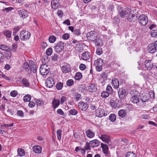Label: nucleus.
Returning <instances> with one entry per match:
<instances>
[{
	"mask_svg": "<svg viewBox=\"0 0 157 157\" xmlns=\"http://www.w3.org/2000/svg\"><path fill=\"white\" fill-rule=\"evenodd\" d=\"M30 36V33L26 31H22L20 34V38L22 40H25L28 39Z\"/></svg>",
	"mask_w": 157,
	"mask_h": 157,
	"instance_id": "obj_7",
	"label": "nucleus"
},
{
	"mask_svg": "<svg viewBox=\"0 0 157 157\" xmlns=\"http://www.w3.org/2000/svg\"><path fill=\"white\" fill-rule=\"evenodd\" d=\"M147 48L148 51L150 53H153L156 51L155 45L153 43H151L149 44Z\"/></svg>",
	"mask_w": 157,
	"mask_h": 157,
	"instance_id": "obj_15",
	"label": "nucleus"
},
{
	"mask_svg": "<svg viewBox=\"0 0 157 157\" xmlns=\"http://www.w3.org/2000/svg\"><path fill=\"white\" fill-rule=\"evenodd\" d=\"M71 66L68 64L63 65L61 67V70L63 73H68L71 71Z\"/></svg>",
	"mask_w": 157,
	"mask_h": 157,
	"instance_id": "obj_13",
	"label": "nucleus"
},
{
	"mask_svg": "<svg viewBox=\"0 0 157 157\" xmlns=\"http://www.w3.org/2000/svg\"><path fill=\"white\" fill-rule=\"evenodd\" d=\"M118 95L120 99H124L126 95V90L122 88L119 89V91H118Z\"/></svg>",
	"mask_w": 157,
	"mask_h": 157,
	"instance_id": "obj_12",
	"label": "nucleus"
},
{
	"mask_svg": "<svg viewBox=\"0 0 157 157\" xmlns=\"http://www.w3.org/2000/svg\"><path fill=\"white\" fill-rule=\"evenodd\" d=\"M6 52L5 54V57L7 59H9L10 58L11 56V53L10 52Z\"/></svg>",
	"mask_w": 157,
	"mask_h": 157,
	"instance_id": "obj_53",
	"label": "nucleus"
},
{
	"mask_svg": "<svg viewBox=\"0 0 157 157\" xmlns=\"http://www.w3.org/2000/svg\"><path fill=\"white\" fill-rule=\"evenodd\" d=\"M90 143L87 142L84 146V148L86 150H88L90 149Z\"/></svg>",
	"mask_w": 157,
	"mask_h": 157,
	"instance_id": "obj_57",
	"label": "nucleus"
},
{
	"mask_svg": "<svg viewBox=\"0 0 157 157\" xmlns=\"http://www.w3.org/2000/svg\"><path fill=\"white\" fill-rule=\"evenodd\" d=\"M31 98V96L30 95H26L24 97L23 100L25 102L29 101Z\"/></svg>",
	"mask_w": 157,
	"mask_h": 157,
	"instance_id": "obj_42",
	"label": "nucleus"
},
{
	"mask_svg": "<svg viewBox=\"0 0 157 157\" xmlns=\"http://www.w3.org/2000/svg\"><path fill=\"white\" fill-rule=\"evenodd\" d=\"M135 154L132 152H128L127 153L126 157H136Z\"/></svg>",
	"mask_w": 157,
	"mask_h": 157,
	"instance_id": "obj_49",
	"label": "nucleus"
},
{
	"mask_svg": "<svg viewBox=\"0 0 157 157\" xmlns=\"http://www.w3.org/2000/svg\"><path fill=\"white\" fill-rule=\"evenodd\" d=\"M140 99L142 102H146L149 99L148 94L147 93L142 94L140 96Z\"/></svg>",
	"mask_w": 157,
	"mask_h": 157,
	"instance_id": "obj_23",
	"label": "nucleus"
},
{
	"mask_svg": "<svg viewBox=\"0 0 157 157\" xmlns=\"http://www.w3.org/2000/svg\"><path fill=\"white\" fill-rule=\"evenodd\" d=\"M112 85L114 88L115 89L118 88L119 86L118 81L117 79H113L112 81Z\"/></svg>",
	"mask_w": 157,
	"mask_h": 157,
	"instance_id": "obj_21",
	"label": "nucleus"
},
{
	"mask_svg": "<svg viewBox=\"0 0 157 157\" xmlns=\"http://www.w3.org/2000/svg\"><path fill=\"white\" fill-rule=\"evenodd\" d=\"M41 60L42 62L43 63L46 64L49 61V59L48 56H43Z\"/></svg>",
	"mask_w": 157,
	"mask_h": 157,
	"instance_id": "obj_31",
	"label": "nucleus"
},
{
	"mask_svg": "<svg viewBox=\"0 0 157 157\" xmlns=\"http://www.w3.org/2000/svg\"><path fill=\"white\" fill-rule=\"evenodd\" d=\"M61 130L60 129H59L57 131V138L58 140H60L61 137Z\"/></svg>",
	"mask_w": 157,
	"mask_h": 157,
	"instance_id": "obj_52",
	"label": "nucleus"
},
{
	"mask_svg": "<svg viewBox=\"0 0 157 157\" xmlns=\"http://www.w3.org/2000/svg\"><path fill=\"white\" fill-rule=\"evenodd\" d=\"M23 112L22 111L18 110L17 111V114L20 117H23Z\"/></svg>",
	"mask_w": 157,
	"mask_h": 157,
	"instance_id": "obj_64",
	"label": "nucleus"
},
{
	"mask_svg": "<svg viewBox=\"0 0 157 157\" xmlns=\"http://www.w3.org/2000/svg\"><path fill=\"white\" fill-rule=\"evenodd\" d=\"M18 154L20 156H24L25 155V152L24 150L21 148H19L17 150Z\"/></svg>",
	"mask_w": 157,
	"mask_h": 157,
	"instance_id": "obj_34",
	"label": "nucleus"
},
{
	"mask_svg": "<svg viewBox=\"0 0 157 157\" xmlns=\"http://www.w3.org/2000/svg\"><path fill=\"white\" fill-rule=\"evenodd\" d=\"M49 67L46 64H43L41 65L40 68V72L42 75H45L49 72Z\"/></svg>",
	"mask_w": 157,
	"mask_h": 157,
	"instance_id": "obj_4",
	"label": "nucleus"
},
{
	"mask_svg": "<svg viewBox=\"0 0 157 157\" xmlns=\"http://www.w3.org/2000/svg\"><path fill=\"white\" fill-rule=\"evenodd\" d=\"M30 66L27 62H25L23 64L22 67L26 71H27V70H29V67L30 68Z\"/></svg>",
	"mask_w": 157,
	"mask_h": 157,
	"instance_id": "obj_39",
	"label": "nucleus"
},
{
	"mask_svg": "<svg viewBox=\"0 0 157 157\" xmlns=\"http://www.w3.org/2000/svg\"><path fill=\"white\" fill-rule=\"evenodd\" d=\"M49 41L51 43H54L56 40V37L54 35H51L49 36L48 38Z\"/></svg>",
	"mask_w": 157,
	"mask_h": 157,
	"instance_id": "obj_38",
	"label": "nucleus"
},
{
	"mask_svg": "<svg viewBox=\"0 0 157 157\" xmlns=\"http://www.w3.org/2000/svg\"><path fill=\"white\" fill-rule=\"evenodd\" d=\"M151 35L152 37H157V30H152L151 33Z\"/></svg>",
	"mask_w": 157,
	"mask_h": 157,
	"instance_id": "obj_48",
	"label": "nucleus"
},
{
	"mask_svg": "<svg viewBox=\"0 0 157 157\" xmlns=\"http://www.w3.org/2000/svg\"><path fill=\"white\" fill-rule=\"evenodd\" d=\"M0 49L6 51H9L10 48L5 45H0Z\"/></svg>",
	"mask_w": 157,
	"mask_h": 157,
	"instance_id": "obj_35",
	"label": "nucleus"
},
{
	"mask_svg": "<svg viewBox=\"0 0 157 157\" xmlns=\"http://www.w3.org/2000/svg\"><path fill=\"white\" fill-rule=\"evenodd\" d=\"M52 49L51 48H48L46 52L47 55L49 56L52 55Z\"/></svg>",
	"mask_w": 157,
	"mask_h": 157,
	"instance_id": "obj_51",
	"label": "nucleus"
},
{
	"mask_svg": "<svg viewBox=\"0 0 157 157\" xmlns=\"http://www.w3.org/2000/svg\"><path fill=\"white\" fill-rule=\"evenodd\" d=\"M33 151L36 153L39 154L41 151L42 148L39 146H34L33 147Z\"/></svg>",
	"mask_w": 157,
	"mask_h": 157,
	"instance_id": "obj_24",
	"label": "nucleus"
},
{
	"mask_svg": "<svg viewBox=\"0 0 157 157\" xmlns=\"http://www.w3.org/2000/svg\"><path fill=\"white\" fill-rule=\"evenodd\" d=\"M138 21L141 25L144 26L148 23V17L144 14H142L138 18Z\"/></svg>",
	"mask_w": 157,
	"mask_h": 157,
	"instance_id": "obj_5",
	"label": "nucleus"
},
{
	"mask_svg": "<svg viewBox=\"0 0 157 157\" xmlns=\"http://www.w3.org/2000/svg\"><path fill=\"white\" fill-rule=\"evenodd\" d=\"M87 36L88 40L94 41L99 36L95 32L91 31L87 33Z\"/></svg>",
	"mask_w": 157,
	"mask_h": 157,
	"instance_id": "obj_6",
	"label": "nucleus"
},
{
	"mask_svg": "<svg viewBox=\"0 0 157 157\" xmlns=\"http://www.w3.org/2000/svg\"><path fill=\"white\" fill-rule=\"evenodd\" d=\"M106 90L108 93L111 94H113V91L111 86L109 85L107 86Z\"/></svg>",
	"mask_w": 157,
	"mask_h": 157,
	"instance_id": "obj_37",
	"label": "nucleus"
},
{
	"mask_svg": "<svg viewBox=\"0 0 157 157\" xmlns=\"http://www.w3.org/2000/svg\"><path fill=\"white\" fill-rule=\"evenodd\" d=\"M97 90V87L94 83L90 84L88 86V90L91 92H95Z\"/></svg>",
	"mask_w": 157,
	"mask_h": 157,
	"instance_id": "obj_20",
	"label": "nucleus"
},
{
	"mask_svg": "<svg viewBox=\"0 0 157 157\" xmlns=\"http://www.w3.org/2000/svg\"><path fill=\"white\" fill-rule=\"evenodd\" d=\"M88 105L86 103L84 102H79L78 104L79 108L82 110L85 111L88 108Z\"/></svg>",
	"mask_w": 157,
	"mask_h": 157,
	"instance_id": "obj_14",
	"label": "nucleus"
},
{
	"mask_svg": "<svg viewBox=\"0 0 157 157\" xmlns=\"http://www.w3.org/2000/svg\"><path fill=\"white\" fill-rule=\"evenodd\" d=\"M29 13L25 10H22L19 12V14L20 17L23 18H25L28 16Z\"/></svg>",
	"mask_w": 157,
	"mask_h": 157,
	"instance_id": "obj_17",
	"label": "nucleus"
},
{
	"mask_svg": "<svg viewBox=\"0 0 157 157\" xmlns=\"http://www.w3.org/2000/svg\"><path fill=\"white\" fill-rule=\"evenodd\" d=\"M86 134L87 136L90 138L93 137L95 135L94 132L90 129H89L86 131Z\"/></svg>",
	"mask_w": 157,
	"mask_h": 157,
	"instance_id": "obj_26",
	"label": "nucleus"
},
{
	"mask_svg": "<svg viewBox=\"0 0 157 157\" xmlns=\"http://www.w3.org/2000/svg\"><path fill=\"white\" fill-rule=\"evenodd\" d=\"M109 104L112 107H115V103L114 100H112L109 101Z\"/></svg>",
	"mask_w": 157,
	"mask_h": 157,
	"instance_id": "obj_61",
	"label": "nucleus"
},
{
	"mask_svg": "<svg viewBox=\"0 0 157 157\" xmlns=\"http://www.w3.org/2000/svg\"><path fill=\"white\" fill-rule=\"evenodd\" d=\"M103 141L109 145H111V143L109 137L106 135H102L100 137Z\"/></svg>",
	"mask_w": 157,
	"mask_h": 157,
	"instance_id": "obj_11",
	"label": "nucleus"
},
{
	"mask_svg": "<svg viewBox=\"0 0 157 157\" xmlns=\"http://www.w3.org/2000/svg\"><path fill=\"white\" fill-rule=\"evenodd\" d=\"M131 101L134 103L137 104L139 101V98L137 95H134L131 98Z\"/></svg>",
	"mask_w": 157,
	"mask_h": 157,
	"instance_id": "obj_28",
	"label": "nucleus"
},
{
	"mask_svg": "<svg viewBox=\"0 0 157 157\" xmlns=\"http://www.w3.org/2000/svg\"><path fill=\"white\" fill-rule=\"evenodd\" d=\"M52 107L55 109L57 108L60 105V101L59 100L57 99H54L53 100L52 102Z\"/></svg>",
	"mask_w": 157,
	"mask_h": 157,
	"instance_id": "obj_18",
	"label": "nucleus"
},
{
	"mask_svg": "<svg viewBox=\"0 0 157 157\" xmlns=\"http://www.w3.org/2000/svg\"><path fill=\"white\" fill-rule=\"evenodd\" d=\"M96 116L99 117H101L103 116H105L107 114L105 113V111L103 109L101 108H98L95 111Z\"/></svg>",
	"mask_w": 157,
	"mask_h": 157,
	"instance_id": "obj_9",
	"label": "nucleus"
},
{
	"mask_svg": "<svg viewBox=\"0 0 157 157\" xmlns=\"http://www.w3.org/2000/svg\"><path fill=\"white\" fill-rule=\"evenodd\" d=\"M36 103L38 106H43L44 105V102L42 100H38L36 101Z\"/></svg>",
	"mask_w": 157,
	"mask_h": 157,
	"instance_id": "obj_43",
	"label": "nucleus"
},
{
	"mask_svg": "<svg viewBox=\"0 0 157 157\" xmlns=\"http://www.w3.org/2000/svg\"><path fill=\"white\" fill-rule=\"evenodd\" d=\"M74 33L77 36H78L81 34V31L79 29H75L74 32Z\"/></svg>",
	"mask_w": 157,
	"mask_h": 157,
	"instance_id": "obj_54",
	"label": "nucleus"
},
{
	"mask_svg": "<svg viewBox=\"0 0 157 157\" xmlns=\"http://www.w3.org/2000/svg\"><path fill=\"white\" fill-rule=\"evenodd\" d=\"M103 64V61L101 59H98L94 61V65H95L102 66Z\"/></svg>",
	"mask_w": 157,
	"mask_h": 157,
	"instance_id": "obj_27",
	"label": "nucleus"
},
{
	"mask_svg": "<svg viewBox=\"0 0 157 157\" xmlns=\"http://www.w3.org/2000/svg\"><path fill=\"white\" fill-rule=\"evenodd\" d=\"M23 84L26 87H28L29 86V83L28 80L26 78H24L22 80Z\"/></svg>",
	"mask_w": 157,
	"mask_h": 157,
	"instance_id": "obj_32",
	"label": "nucleus"
},
{
	"mask_svg": "<svg viewBox=\"0 0 157 157\" xmlns=\"http://www.w3.org/2000/svg\"><path fill=\"white\" fill-rule=\"evenodd\" d=\"M64 43L59 41L57 43L56 45L54 47V49L56 52L58 53L60 52L63 49Z\"/></svg>",
	"mask_w": 157,
	"mask_h": 157,
	"instance_id": "obj_8",
	"label": "nucleus"
},
{
	"mask_svg": "<svg viewBox=\"0 0 157 157\" xmlns=\"http://www.w3.org/2000/svg\"><path fill=\"white\" fill-rule=\"evenodd\" d=\"M137 12L136 9L129 8L128 17V18H127V20L129 21H133L134 17H137Z\"/></svg>",
	"mask_w": 157,
	"mask_h": 157,
	"instance_id": "obj_2",
	"label": "nucleus"
},
{
	"mask_svg": "<svg viewBox=\"0 0 157 157\" xmlns=\"http://www.w3.org/2000/svg\"><path fill=\"white\" fill-rule=\"evenodd\" d=\"M96 46H101L103 45V42L99 36L94 41Z\"/></svg>",
	"mask_w": 157,
	"mask_h": 157,
	"instance_id": "obj_22",
	"label": "nucleus"
},
{
	"mask_svg": "<svg viewBox=\"0 0 157 157\" xmlns=\"http://www.w3.org/2000/svg\"><path fill=\"white\" fill-rule=\"evenodd\" d=\"M82 78V75L81 73L78 72L76 73L75 76V79L77 80H79Z\"/></svg>",
	"mask_w": 157,
	"mask_h": 157,
	"instance_id": "obj_36",
	"label": "nucleus"
},
{
	"mask_svg": "<svg viewBox=\"0 0 157 157\" xmlns=\"http://www.w3.org/2000/svg\"><path fill=\"white\" fill-rule=\"evenodd\" d=\"M0 78L5 79H6L7 80L10 81L11 80V78H10L6 76L4 74H2L1 75H0Z\"/></svg>",
	"mask_w": 157,
	"mask_h": 157,
	"instance_id": "obj_58",
	"label": "nucleus"
},
{
	"mask_svg": "<svg viewBox=\"0 0 157 157\" xmlns=\"http://www.w3.org/2000/svg\"><path fill=\"white\" fill-rule=\"evenodd\" d=\"M59 55L57 54H54L53 56H52V60L54 61H56L58 58Z\"/></svg>",
	"mask_w": 157,
	"mask_h": 157,
	"instance_id": "obj_63",
	"label": "nucleus"
},
{
	"mask_svg": "<svg viewBox=\"0 0 157 157\" xmlns=\"http://www.w3.org/2000/svg\"><path fill=\"white\" fill-rule=\"evenodd\" d=\"M116 116L114 114H111L109 116V119L112 122L116 120Z\"/></svg>",
	"mask_w": 157,
	"mask_h": 157,
	"instance_id": "obj_40",
	"label": "nucleus"
},
{
	"mask_svg": "<svg viewBox=\"0 0 157 157\" xmlns=\"http://www.w3.org/2000/svg\"><path fill=\"white\" fill-rule=\"evenodd\" d=\"M144 65L145 68L147 70L149 71L148 73L149 75H155V71L156 70L153 69V65L152 61L151 60H146L144 62Z\"/></svg>",
	"mask_w": 157,
	"mask_h": 157,
	"instance_id": "obj_1",
	"label": "nucleus"
},
{
	"mask_svg": "<svg viewBox=\"0 0 157 157\" xmlns=\"http://www.w3.org/2000/svg\"><path fill=\"white\" fill-rule=\"evenodd\" d=\"M68 98L65 96H62L60 98V103L61 104H63L64 102L67 101Z\"/></svg>",
	"mask_w": 157,
	"mask_h": 157,
	"instance_id": "obj_44",
	"label": "nucleus"
},
{
	"mask_svg": "<svg viewBox=\"0 0 157 157\" xmlns=\"http://www.w3.org/2000/svg\"><path fill=\"white\" fill-rule=\"evenodd\" d=\"M31 62L32 64V67L30 66V68L31 71L34 73H35L36 72V68H35V65L34 64V63L33 61L32 60L29 61Z\"/></svg>",
	"mask_w": 157,
	"mask_h": 157,
	"instance_id": "obj_30",
	"label": "nucleus"
},
{
	"mask_svg": "<svg viewBox=\"0 0 157 157\" xmlns=\"http://www.w3.org/2000/svg\"><path fill=\"white\" fill-rule=\"evenodd\" d=\"M63 86V84L61 82H58L56 85V89L58 90H61Z\"/></svg>",
	"mask_w": 157,
	"mask_h": 157,
	"instance_id": "obj_41",
	"label": "nucleus"
},
{
	"mask_svg": "<svg viewBox=\"0 0 157 157\" xmlns=\"http://www.w3.org/2000/svg\"><path fill=\"white\" fill-rule=\"evenodd\" d=\"M90 58V53L87 52H84L82 54V59L83 60H87L88 59H89Z\"/></svg>",
	"mask_w": 157,
	"mask_h": 157,
	"instance_id": "obj_19",
	"label": "nucleus"
},
{
	"mask_svg": "<svg viewBox=\"0 0 157 157\" xmlns=\"http://www.w3.org/2000/svg\"><path fill=\"white\" fill-rule=\"evenodd\" d=\"M96 54L98 55H100L102 53V51L101 48H98L96 51Z\"/></svg>",
	"mask_w": 157,
	"mask_h": 157,
	"instance_id": "obj_62",
	"label": "nucleus"
},
{
	"mask_svg": "<svg viewBox=\"0 0 157 157\" xmlns=\"http://www.w3.org/2000/svg\"><path fill=\"white\" fill-rule=\"evenodd\" d=\"M11 31L8 30H5L3 32V34L7 37L10 38L11 36Z\"/></svg>",
	"mask_w": 157,
	"mask_h": 157,
	"instance_id": "obj_33",
	"label": "nucleus"
},
{
	"mask_svg": "<svg viewBox=\"0 0 157 157\" xmlns=\"http://www.w3.org/2000/svg\"><path fill=\"white\" fill-rule=\"evenodd\" d=\"M17 48V45L16 44H13L12 45V47L10 48L9 50L13 52H15Z\"/></svg>",
	"mask_w": 157,
	"mask_h": 157,
	"instance_id": "obj_55",
	"label": "nucleus"
},
{
	"mask_svg": "<svg viewBox=\"0 0 157 157\" xmlns=\"http://www.w3.org/2000/svg\"><path fill=\"white\" fill-rule=\"evenodd\" d=\"M74 98L75 101H78L81 99V95L80 94L77 93L75 95Z\"/></svg>",
	"mask_w": 157,
	"mask_h": 157,
	"instance_id": "obj_47",
	"label": "nucleus"
},
{
	"mask_svg": "<svg viewBox=\"0 0 157 157\" xmlns=\"http://www.w3.org/2000/svg\"><path fill=\"white\" fill-rule=\"evenodd\" d=\"M118 115L121 117H124L126 115L125 111L124 109H121L118 112Z\"/></svg>",
	"mask_w": 157,
	"mask_h": 157,
	"instance_id": "obj_29",
	"label": "nucleus"
},
{
	"mask_svg": "<svg viewBox=\"0 0 157 157\" xmlns=\"http://www.w3.org/2000/svg\"><path fill=\"white\" fill-rule=\"evenodd\" d=\"M149 97L150 98L152 99H154L155 98V93L153 91L150 90L149 92Z\"/></svg>",
	"mask_w": 157,
	"mask_h": 157,
	"instance_id": "obj_56",
	"label": "nucleus"
},
{
	"mask_svg": "<svg viewBox=\"0 0 157 157\" xmlns=\"http://www.w3.org/2000/svg\"><path fill=\"white\" fill-rule=\"evenodd\" d=\"M109 94L107 91H103L101 94V97L103 98L108 97L109 95Z\"/></svg>",
	"mask_w": 157,
	"mask_h": 157,
	"instance_id": "obj_45",
	"label": "nucleus"
},
{
	"mask_svg": "<svg viewBox=\"0 0 157 157\" xmlns=\"http://www.w3.org/2000/svg\"><path fill=\"white\" fill-rule=\"evenodd\" d=\"M69 113L72 115H75L78 113L77 111L75 109L70 110L69 111Z\"/></svg>",
	"mask_w": 157,
	"mask_h": 157,
	"instance_id": "obj_46",
	"label": "nucleus"
},
{
	"mask_svg": "<svg viewBox=\"0 0 157 157\" xmlns=\"http://www.w3.org/2000/svg\"><path fill=\"white\" fill-rule=\"evenodd\" d=\"M54 84V82L53 79L51 77H48L46 80V86L48 88L52 87Z\"/></svg>",
	"mask_w": 157,
	"mask_h": 157,
	"instance_id": "obj_10",
	"label": "nucleus"
},
{
	"mask_svg": "<svg viewBox=\"0 0 157 157\" xmlns=\"http://www.w3.org/2000/svg\"><path fill=\"white\" fill-rule=\"evenodd\" d=\"M101 147L103 153L105 154H107L108 150V147L107 145L106 144L102 143L101 144Z\"/></svg>",
	"mask_w": 157,
	"mask_h": 157,
	"instance_id": "obj_25",
	"label": "nucleus"
},
{
	"mask_svg": "<svg viewBox=\"0 0 157 157\" xmlns=\"http://www.w3.org/2000/svg\"><path fill=\"white\" fill-rule=\"evenodd\" d=\"M129 7H126L124 9L121 7L119 11L118 14L119 16L125 18L127 20L128 17Z\"/></svg>",
	"mask_w": 157,
	"mask_h": 157,
	"instance_id": "obj_3",
	"label": "nucleus"
},
{
	"mask_svg": "<svg viewBox=\"0 0 157 157\" xmlns=\"http://www.w3.org/2000/svg\"><path fill=\"white\" fill-rule=\"evenodd\" d=\"M90 146L92 147L98 146L100 144L99 141L97 140H94L90 142Z\"/></svg>",
	"mask_w": 157,
	"mask_h": 157,
	"instance_id": "obj_16",
	"label": "nucleus"
},
{
	"mask_svg": "<svg viewBox=\"0 0 157 157\" xmlns=\"http://www.w3.org/2000/svg\"><path fill=\"white\" fill-rule=\"evenodd\" d=\"M69 37V34L67 33L63 34L62 36V38L64 40H67Z\"/></svg>",
	"mask_w": 157,
	"mask_h": 157,
	"instance_id": "obj_60",
	"label": "nucleus"
},
{
	"mask_svg": "<svg viewBox=\"0 0 157 157\" xmlns=\"http://www.w3.org/2000/svg\"><path fill=\"white\" fill-rule=\"evenodd\" d=\"M17 94V93L16 90H13L11 92L10 95L13 97H16Z\"/></svg>",
	"mask_w": 157,
	"mask_h": 157,
	"instance_id": "obj_59",
	"label": "nucleus"
},
{
	"mask_svg": "<svg viewBox=\"0 0 157 157\" xmlns=\"http://www.w3.org/2000/svg\"><path fill=\"white\" fill-rule=\"evenodd\" d=\"M74 83L73 80L72 79H69L67 80L66 82L67 85L69 86H71Z\"/></svg>",
	"mask_w": 157,
	"mask_h": 157,
	"instance_id": "obj_50",
	"label": "nucleus"
}]
</instances>
